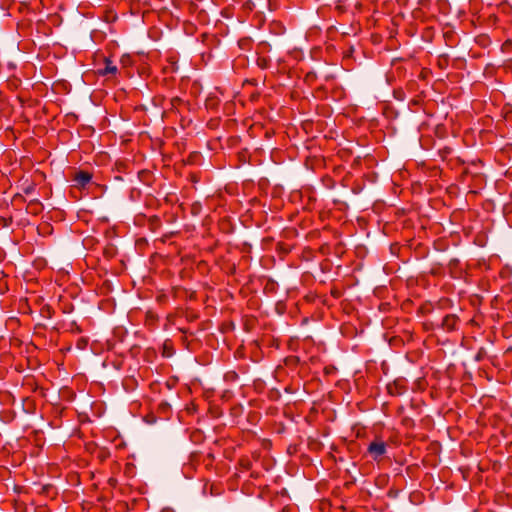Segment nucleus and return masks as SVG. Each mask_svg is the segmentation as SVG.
<instances>
[{"instance_id": "6", "label": "nucleus", "mask_w": 512, "mask_h": 512, "mask_svg": "<svg viewBox=\"0 0 512 512\" xmlns=\"http://www.w3.org/2000/svg\"><path fill=\"white\" fill-rule=\"evenodd\" d=\"M148 223H149V227L151 230H157L160 228L161 226V220L158 216L156 215H153L149 218L148 220Z\"/></svg>"}, {"instance_id": "11", "label": "nucleus", "mask_w": 512, "mask_h": 512, "mask_svg": "<svg viewBox=\"0 0 512 512\" xmlns=\"http://www.w3.org/2000/svg\"><path fill=\"white\" fill-rule=\"evenodd\" d=\"M87 344V341L83 338L79 339L77 342V347L83 349Z\"/></svg>"}, {"instance_id": "14", "label": "nucleus", "mask_w": 512, "mask_h": 512, "mask_svg": "<svg viewBox=\"0 0 512 512\" xmlns=\"http://www.w3.org/2000/svg\"><path fill=\"white\" fill-rule=\"evenodd\" d=\"M179 330H180L182 333H187V330H186V329L180 328Z\"/></svg>"}, {"instance_id": "2", "label": "nucleus", "mask_w": 512, "mask_h": 512, "mask_svg": "<svg viewBox=\"0 0 512 512\" xmlns=\"http://www.w3.org/2000/svg\"><path fill=\"white\" fill-rule=\"evenodd\" d=\"M387 446L383 441H373L368 445L367 452L373 460L378 461L386 453Z\"/></svg>"}, {"instance_id": "1", "label": "nucleus", "mask_w": 512, "mask_h": 512, "mask_svg": "<svg viewBox=\"0 0 512 512\" xmlns=\"http://www.w3.org/2000/svg\"><path fill=\"white\" fill-rule=\"evenodd\" d=\"M407 391V380L405 378H397L387 385V392L391 396H401Z\"/></svg>"}, {"instance_id": "9", "label": "nucleus", "mask_w": 512, "mask_h": 512, "mask_svg": "<svg viewBox=\"0 0 512 512\" xmlns=\"http://www.w3.org/2000/svg\"><path fill=\"white\" fill-rule=\"evenodd\" d=\"M198 318V315L193 313V312H187L186 313V319L189 321V322H192V321H195L196 319Z\"/></svg>"}, {"instance_id": "7", "label": "nucleus", "mask_w": 512, "mask_h": 512, "mask_svg": "<svg viewBox=\"0 0 512 512\" xmlns=\"http://www.w3.org/2000/svg\"><path fill=\"white\" fill-rule=\"evenodd\" d=\"M226 382H234L238 379V374L235 371H228L224 375Z\"/></svg>"}, {"instance_id": "12", "label": "nucleus", "mask_w": 512, "mask_h": 512, "mask_svg": "<svg viewBox=\"0 0 512 512\" xmlns=\"http://www.w3.org/2000/svg\"><path fill=\"white\" fill-rule=\"evenodd\" d=\"M257 64L261 68H265L266 67V59L265 58H258Z\"/></svg>"}, {"instance_id": "4", "label": "nucleus", "mask_w": 512, "mask_h": 512, "mask_svg": "<svg viewBox=\"0 0 512 512\" xmlns=\"http://www.w3.org/2000/svg\"><path fill=\"white\" fill-rule=\"evenodd\" d=\"M459 318L455 314H448L442 320V328L447 332H451L457 329Z\"/></svg>"}, {"instance_id": "13", "label": "nucleus", "mask_w": 512, "mask_h": 512, "mask_svg": "<svg viewBox=\"0 0 512 512\" xmlns=\"http://www.w3.org/2000/svg\"><path fill=\"white\" fill-rule=\"evenodd\" d=\"M160 408L163 409V410L168 409L169 408V404L166 403V402H163V403L160 404Z\"/></svg>"}, {"instance_id": "10", "label": "nucleus", "mask_w": 512, "mask_h": 512, "mask_svg": "<svg viewBox=\"0 0 512 512\" xmlns=\"http://www.w3.org/2000/svg\"><path fill=\"white\" fill-rule=\"evenodd\" d=\"M34 189H35L34 184H29L28 186L23 188V192L25 194H31L34 191Z\"/></svg>"}, {"instance_id": "8", "label": "nucleus", "mask_w": 512, "mask_h": 512, "mask_svg": "<svg viewBox=\"0 0 512 512\" xmlns=\"http://www.w3.org/2000/svg\"><path fill=\"white\" fill-rule=\"evenodd\" d=\"M439 152H440L441 157L445 158L447 155L451 154L452 149L450 147H444Z\"/></svg>"}, {"instance_id": "5", "label": "nucleus", "mask_w": 512, "mask_h": 512, "mask_svg": "<svg viewBox=\"0 0 512 512\" xmlns=\"http://www.w3.org/2000/svg\"><path fill=\"white\" fill-rule=\"evenodd\" d=\"M118 71V68L117 66L109 59V58H105L104 59V67L103 68H100L98 70V74L101 75V76H106V75H115Z\"/></svg>"}, {"instance_id": "15", "label": "nucleus", "mask_w": 512, "mask_h": 512, "mask_svg": "<svg viewBox=\"0 0 512 512\" xmlns=\"http://www.w3.org/2000/svg\"><path fill=\"white\" fill-rule=\"evenodd\" d=\"M425 1H426V0H421L420 2H421V4H422V5H424Z\"/></svg>"}, {"instance_id": "3", "label": "nucleus", "mask_w": 512, "mask_h": 512, "mask_svg": "<svg viewBox=\"0 0 512 512\" xmlns=\"http://www.w3.org/2000/svg\"><path fill=\"white\" fill-rule=\"evenodd\" d=\"M92 180V174L88 171L79 170L74 174L72 181L74 186L80 189L85 188Z\"/></svg>"}]
</instances>
